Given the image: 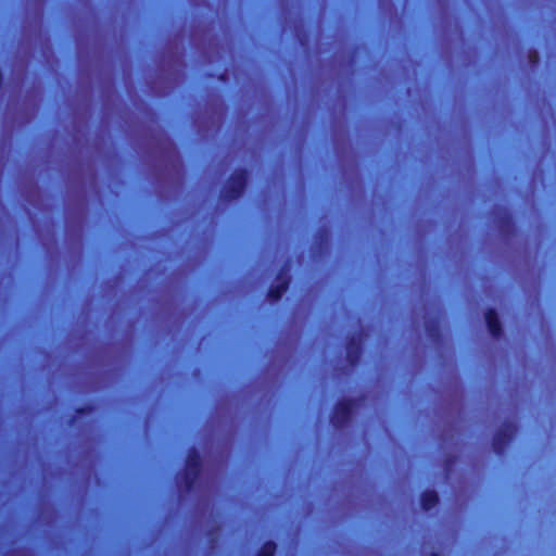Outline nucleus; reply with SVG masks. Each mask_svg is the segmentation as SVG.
Returning <instances> with one entry per match:
<instances>
[{"instance_id":"nucleus-1","label":"nucleus","mask_w":556,"mask_h":556,"mask_svg":"<svg viewBox=\"0 0 556 556\" xmlns=\"http://www.w3.org/2000/svg\"><path fill=\"white\" fill-rule=\"evenodd\" d=\"M486 324L489 327V330L493 336H497L500 333V326L497 323L496 314L493 311H490L485 315Z\"/></svg>"},{"instance_id":"nucleus-2","label":"nucleus","mask_w":556,"mask_h":556,"mask_svg":"<svg viewBox=\"0 0 556 556\" xmlns=\"http://www.w3.org/2000/svg\"><path fill=\"white\" fill-rule=\"evenodd\" d=\"M438 502V496L434 492H426L421 497L422 508L428 510L433 507Z\"/></svg>"},{"instance_id":"nucleus-3","label":"nucleus","mask_w":556,"mask_h":556,"mask_svg":"<svg viewBox=\"0 0 556 556\" xmlns=\"http://www.w3.org/2000/svg\"><path fill=\"white\" fill-rule=\"evenodd\" d=\"M286 288H287L286 282H281L275 289L270 290L269 299L273 300V301L278 300L280 298V294L286 290Z\"/></svg>"},{"instance_id":"nucleus-4","label":"nucleus","mask_w":556,"mask_h":556,"mask_svg":"<svg viewBox=\"0 0 556 556\" xmlns=\"http://www.w3.org/2000/svg\"><path fill=\"white\" fill-rule=\"evenodd\" d=\"M275 544L274 543H266L261 553H260V556H273L274 555V552H275Z\"/></svg>"},{"instance_id":"nucleus-5","label":"nucleus","mask_w":556,"mask_h":556,"mask_svg":"<svg viewBox=\"0 0 556 556\" xmlns=\"http://www.w3.org/2000/svg\"><path fill=\"white\" fill-rule=\"evenodd\" d=\"M236 186H237V189H238V193L241 192L242 188H243V181L241 178H239L237 181H236Z\"/></svg>"},{"instance_id":"nucleus-6","label":"nucleus","mask_w":556,"mask_h":556,"mask_svg":"<svg viewBox=\"0 0 556 556\" xmlns=\"http://www.w3.org/2000/svg\"><path fill=\"white\" fill-rule=\"evenodd\" d=\"M529 59H530V61H531L532 63H535V62H536V60H538V54H536V52H530V53H529Z\"/></svg>"}]
</instances>
